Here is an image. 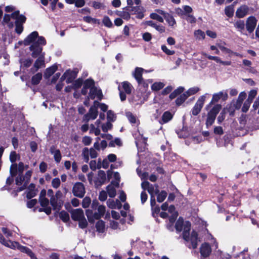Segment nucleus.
<instances>
[{
    "label": "nucleus",
    "mask_w": 259,
    "mask_h": 259,
    "mask_svg": "<svg viewBox=\"0 0 259 259\" xmlns=\"http://www.w3.org/2000/svg\"><path fill=\"white\" fill-rule=\"evenodd\" d=\"M6 12H12L11 14H5L3 18V24L7 25L10 28L14 26V23L11 19L15 20V32L20 34L23 31V24L26 20V17L20 14L19 10L15 11V7L13 6H8L5 8Z\"/></svg>",
    "instance_id": "nucleus-1"
},
{
    "label": "nucleus",
    "mask_w": 259,
    "mask_h": 259,
    "mask_svg": "<svg viewBox=\"0 0 259 259\" xmlns=\"http://www.w3.org/2000/svg\"><path fill=\"white\" fill-rule=\"evenodd\" d=\"M25 46L31 45L29 47L32 52L31 56L33 58H36L41 53L42 45H45L46 41L42 36H38L37 31H33L29 34L23 41Z\"/></svg>",
    "instance_id": "nucleus-2"
},
{
    "label": "nucleus",
    "mask_w": 259,
    "mask_h": 259,
    "mask_svg": "<svg viewBox=\"0 0 259 259\" xmlns=\"http://www.w3.org/2000/svg\"><path fill=\"white\" fill-rule=\"evenodd\" d=\"M175 228L177 231L181 232L183 229V237L186 241L190 240L193 248H196L197 246V233L193 231L190 237H189V231L191 228V223L189 222H186L184 223L183 220L179 218L177 221Z\"/></svg>",
    "instance_id": "nucleus-3"
},
{
    "label": "nucleus",
    "mask_w": 259,
    "mask_h": 259,
    "mask_svg": "<svg viewBox=\"0 0 259 259\" xmlns=\"http://www.w3.org/2000/svg\"><path fill=\"white\" fill-rule=\"evenodd\" d=\"M1 243H3L6 246L12 249H18L21 252L26 253L31 257V259H36L34 254L32 252L31 249L26 246L21 245L17 242H12L10 240L6 241L4 239L2 240V238H1Z\"/></svg>",
    "instance_id": "nucleus-4"
},
{
    "label": "nucleus",
    "mask_w": 259,
    "mask_h": 259,
    "mask_svg": "<svg viewBox=\"0 0 259 259\" xmlns=\"http://www.w3.org/2000/svg\"><path fill=\"white\" fill-rule=\"evenodd\" d=\"M31 175L32 171L28 170L25 173L24 176L19 174L16 178L15 181L16 184L18 186H20L18 189L19 191H21L26 188L30 181Z\"/></svg>",
    "instance_id": "nucleus-5"
},
{
    "label": "nucleus",
    "mask_w": 259,
    "mask_h": 259,
    "mask_svg": "<svg viewBox=\"0 0 259 259\" xmlns=\"http://www.w3.org/2000/svg\"><path fill=\"white\" fill-rule=\"evenodd\" d=\"M222 109V106L220 104H216L208 112L206 121V125L208 127L211 126L214 123L217 115Z\"/></svg>",
    "instance_id": "nucleus-6"
},
{
    "label": "nucleus",
    "mask_w": 259,
    "mask_h": 259,
    "mask_svg": "<svg viewBox=\"0 0 259 259\" xmlns=\"http://www.w3.org/2000/svg\"><path fill=\"white\" fill-rule=\"evenodd\" d=\"M96 210L97 211L94 213L89 209L86 211V214L89 222H93L94 219L98 220L102 217L105 213L106 208L105 206L100 205Z\"/></svg>",
    "instance_id": "nucleus-7"
},
{
    "label": "nucleus",
    "mask_w": 259,
    "mask_h": 259,
    "mask_svg": "<svg viewBox=\"0 0 259 259\" xmlns=\"http://www.w3.org/2000/svg\"><path fill=\"white\" fill-rule=\"evenodd\" d=\"M98 101H94L93 106L90 108L88 113L83 116V121L88 122L90 120H94L97 118L98 113Z\"/></svg>",
    "instance_id": "nucleus-8"
},
{
    "label": "nucleus",
    "mask_w": 259,
    "mask_h": 259,
    "mask_svg": "<svg viewBox=\"0 0 259 259\" xmlns=\"http://www.w3.org/2000/svg\"><path fill=\"white\" fill-rule=\"evenodd\" d=\"M141 187L144 190H147L150 196H154L159 192L158 186L150 184L147 181H144L141 184Z\"/></svg>",
    "instance_id": "nucleus-9"
},
{
    "label": "nucleus",
    "mask_w": 259,
    "mask_h": 259,
    "mask_svg": "<svg viewBox=\"0 0 259 259\" xmlns=\"http://www.w3.org/2000/svg\"><path fill=\"white\" fill-rule=\"evenodd\" d=\"M72 193L76 197L82 198L85 193L84 185L80 182L76 183L73 187Z\"/></svg>",
    "instance_id": "nucleus-10"
},
{
    "label": "nucleus",
    "mask_w": 259,
    "mask_h": 259,
    "mask_svg": "<svg viewBox=\"0 0 259 259\" xmlns=\"http://www.w3.org/2000/svg\"><path fill=\"white\" fill-rule=\"evenodd\" d=\"M257 22V19L254 16H250L246 19V29L249 33L253 32L256 26Z\"/></svg>",
    "instance_id": "nucleus-11"
},
{
    "label": "nucleus",
    "mask_w": 259,
    "mask_h": 259,
    "mask_svg": "<svg viewBox=\"0 0 259 259\" xmlns=\"http://www.w3.org/2000/svg\"><path fill=\"white\" fill-rule=\"evenodd\" d=\"M205 97L204 96H201L198 99L194 107H193L192 111V114L193 115H197L200 112L203 106L205 101Z\"/></svg>",
    "instance_id": "nucleus-12"
},
{
    "label": "nucleus",
    "mask_w": 259,
    "mask_h": 259,
    "mask_svg": "<svg viewBox=\"0 0 259 259\" xmlns=\"http://www.w3.org/2000/svg\"><path fill=\"white\" fill-rule=\"evenodd\" d=\"M102 96L103 95L101 90H98L95 87L91 89L88 97H89L91 99H94L95 98H97L99 100H101L102 98Z\"/></svg>",
    "instance_id": "nucleus-13"
},
{
    "label": "nucleus",
    "mask_w": 259,
    "mask_h": 259,
    "mask_svg": "<svg viewBox=\"0 0 259 259\" xmlns=\"http://www.w3.org/2000/svg\"><path fill=\"white\" fill-rule=\"evenodd\" d=\"M227 98L228 94L226 92H220L213 95L210 104L214 102H217L220 99H222L223 101H226Z\"/></svg>",
    "instance_id": "nucleus-14"
},
{
    "label": "nucleus",
    "mask_w": 259,
    "mask_h": 259,
    "mask_svg": "<svg viewBox=\"0 0 259 259\" xmlns=\"http://www.w3.org/2000/svg\"><path fill=\"white\" fill-rule=\"evenodd\" d=\"M95 87V83L92 79H87L83 84V88L81 90V94L83 95H86L88 93V89L91 90V89Z\"/></svg>",
    "instance_id": "nucleus-15"
},
{
    "label": "nucleus",
    "mask_w": 259,
    "mask_h": 259,
    "mask_svg": "<svg viewBox=\"0 0 259 259\" xmlns=\"http://www.w3.org/2000/svg\"><path fill=\"white\" fill-rule=\"evenodd\" d=\"M71 218L74 221H78L84 217L83 211L80 209H75L71 212Z\"/></svg>",
    "instance_id": "nucleus-16"
},
{
    "label": "nucleus",
    "mask_w": 259,
    "mask_h": 259,
    "mask_svg": "<svg viewBox=\"0 0 259 259\" xmlns=\"http://www.w3.org/2000/svg\"><path fill=\"white\" fill-rule=\"evenodd\" d=\"M248 11L249 7L247 6H241L237 10L236 12V16L239 18H243L248 13Z\"/></svg>",
    "instance_id": "nucleus-17"
},
{
    "label": "nucleus",
    "mask_w": 259,
    "mask_h": 259,
    "mask_svg": "<svg viewBox=\"0 0 259 259\" xmlns=\"http://www.w3.org/2000/svg\"><path fill=\"white\" fill-rule=\"evenodd\" d=\"M144 71V69L142 68L136 67L134 72L133 73L135 78L139 84L142 83V82H143L142 74Z\"/></svg>",
    "instance_id": "nucleus-18"
},
{
    "label": "nucleus",
    "mask_w": 259,
    "mask_h": 259,
    "mask_svg": "<svg viewBox=\"0 0 259 259\" xmlns=\"http://www.w3.org/2000/svg\"><path fill=\"white\" fill-rule=\"evenodd\" d=\"M211 249L210 245L206 243L202 244L200 247V253L203 257H207L209 255Z\"/></svg>",
    "instance_id": "nucleus-19"
},
{
    "label": "nucleus",
    "mask_w": 259,
    "mask_h": 259,
    "mask_svg": "<svg viewBox=\"0 0 259 259\" xmlns=\"http://www.w3.org/2000/svg\"><path fill=\"white\" fill-rule=\"evenodd\" d=\"M17 164H13L11 166L10 172L11 176L8 177L7 179L6 183L7 184H11L13 183L14 179L13 177L17 175Z\"/></svg>",
    "instance_id": "nucleus-20"
},
{
    "label": "nucleus",
    "mask_w": 259,
    "mask_h": 259,
    "mask_svg": "<svg viewBox=\"0 0 259 259\" xmlns=\"http://www.w3.org/2000/svg\"><path fill=\"white\" fill-rule=\"evenodd\" d=\"M37 194V190L35 189V186L33 184H31L28 187L26 193V197L28 199H31L34 197Z\"/></svg>",
    "instance_id": "nucleus-21"
},
{
    "label": "nucleus",
    "mask_w": 259,
    "mask_h": 259,
    "mask_svg": "<svg viewBox=\"0 0 259 259\" xmlns=\"http://www.w3.org/2000/svg\"><path fill=\"white\" fill-rule=\"evenodd\" d=\"M106 179V177L105 171L103 170H99L95 182L96 184L97 185H101L105 183Z\"/></svg>",
    "instance_id": "nucleus-22"
},
{
    "label": "nucleus",
    "mask_w": 259,
    "mask_h": 259,
    "mask_svg": "<svg viewBox=\"0 0 259 259\" xmlns=\"http://www.w3.org/2000/svg\"><path fill=\"white\" fill-rule=\"evenodd\" d=\"M50 151L52 154H53L55 160L59 163L61 159V155L59 149H56L54 146H52L50 149Z\"/></svg>",
    "instance_id": "nucleus-23"
},
{
    "label": "nucleus",
    "mask_w": 259,
    "mask_h": 259,
    "mask_svg": "<svg viewBox=\"0 0 259 259\" xmlns=\"http://www.w3.org/2000/svg\"><path fill=\"white\" fill-rule=\"evenodd\" d=\"M37 57L38 58L34 64V67L35 68V71L37 70L44 65V53L41 52Z\"/></svg>",
    "instance_id": "nucleus-24"
},
{
    "label": "nucleus",
    "mask_w": 259,
    "mask_h": 259,
    "mask_svg": "<svg viewBox=\"0 0 259 259\" xmlns=\"http://www.w3.org/2000/svg\"><path fill=\"white\" fill-rule=\"evenodd\" d=\"M57 66L54 65L51 67L47 68L44 74V77L46 78H49L57 70Z\"/></svg>",
    "instance_id": "nucleus-25"
},
{
    "label": "nucleus",
    "mask_w": 259,
    "mask_h": 259,
    "mask_svg": "<svg viewBox=\"0 0 259 259\" xmlns=\"http://www.w3.org/2000/svg\"><path fill=\"white\" fill-rule=\"evenodd\" d=\"M108 206L110 208H120L121 207V204L120 201L117 200L116 201L114 200L109 199L107 201Z\"/></svg>",
    "instance_id": "nucleus-26"
},
{
    "label": "nucleus",
    "mask_w": 259,
    "mask_h": 259,
    "mask_svg": "<svg viewBox=\"0 0 259 259\" xmlns=\"http://www.w3.org/2000/svg\"><path fill=\"white\" fill-rule=\"evenodd\" d=\"M147 24L156 29L160 33H163L165 31V28L162 25H158L152 21H148L146 22Z\"/></svg>",
    "instance_id": "nucleus-27"
},
{
    "label": "nucleus",
    "mask_w": 259,
    "mask_h": 259,
    "mask_svg": "<svg viewBox=\"0 0 259 259\" xmlns=\"http://www.w3.org/2000/svg\"><path fill=\"white\" fill-rule=\"evenodd\" d=\"M122 88L123 90L127 94H130L132 92L133 87L130 83L127 81L122 82Z\"/></svg>",
    "instance_id": "nucleus-28"
},
{
    "label": "nucleus",
    "mask_w": 259,
    "mask_h": 259,
    "mask_svg": "<svg viewBox=\"0 0 259 259\" xmlns=\"http://www.w3.org/2000/svg\"><path fill=\"white\" fill-rule=\"evenodd\" d=\"M65 72H68L67 75H66L67 80L66 82L69 83L71 82L76 77V72L74 71H71L68 70Z\"/></svg>",
    "instance_id": "nucleus-29"
},
{
    "label": "nucleus",
    "mask_w": 259,
    "mask_h": 259,
    "mask_svg": "<svg viewBox=\"0 0 259 259\" xmlns=\"http://www.w3.org/2000/svg\"><path fill=\"white\" fill-rule=\"evenodd\" d=\"M107 193L110 197H114L116 194L115 188L112 184L108 185L106 188Z\"/></svg>",
    "instance_id": "nucleus-30"
},
{
    "label": "nucleus",
    "mask_w": 259,
    "mask_h": 259,
    "mask_svg": "<svg viewBox=\"0 0 259 259\" xmlns=\"http://www.w3.org/2000/svg\"><path fill=\"white\" fill-rule=\"evenodd\" d=\"M126 9L130 12H133V14H137L140 11L143 10V8L141 6H137L136 7H128L126 8Z\"/></svg>",
    "instance_id": "nucleus-31"
},
{
    "label": "nucleus",
    "mask_w": 259,
    "mask_h": 259,
    "mask_svg": "<svg viewBox=\"0 0 259 259\" xmlns=\"http://www.w3.org/2000/svg\"><path fill=\"white\" fill-rule=\"evenodd\" d=\"M172 118V114L169 111L165 112L162 116L163 122L166 123L170 121Z\"/></svg>",
    "instance_id": "nucleus-32"
},
{
    "label": "nucleus",
    "mask_w": 259,
    "mask_h": 259,
    "mask_svg": "<svg viewBox=\"0 0 259 259\" xmlns=\"http://www.w3.org/2000/svg\"><path fill=\"white\" fill-rule=\"evenodd\" d=\"M96 227L97 229V230L101 233H103L105 231V223L104 222L100 220L97 222V223L96 224Z\"/></svg>",
    "instance_id": "nucleus-33"
},
{
    "label": "nucleus",
    "mask_w": 259,
    "mask_h": 259,
    "mask_svg": "<svg viewBox=\"0 0 259 259\" xmlns=\"http://www.w3.org/2000/svg\"><path fill=\"white\" fill-rule=\"evenodd\" d=\"M42 78V74L40 73H37L35 75L32 76L31 79V82L33 84H37L40 82Z\"/></svg>",
    "instance_id": "nucleus-34"
},
{
    "label": "nucleus",
    "mask_w": 259,
    "mask_h": 259,
    "mask_svg": "<svg viewBox=\"0 0 259 259\" xmlns=\"http://www.w3.org/2000/svg\"><path fill=\"white\" fill-rule=\"evenodd\" d=\"M81 155L84 161L88 163L89 161V156H90L89 149L87 147L83 148Z\"/></svg>",
    "instance_id": "nucleus-35"
},
{
    "label": "nucleus",
    "mask_w": 259,
    "mask_h": 259,
    "mask_svg": "<svg viewBox=\"0 0 259 259\" xmlns=\"http://www.w3.org/2000/svg\"><path fill=\"white\" fill-rule=\"evenodd\" d=\"M194 36L197 39H204L205 36V33L202 30L198 29L194 31Z\"/></svg>",
    "instance_id": "nucleus-36"
},
{
    "label": "nucleus",
    "mask_w": 259,
    "mask_h": 259,
    "mask_svg": "<svg viewBox=\"0 0 259 259\" xmlns=\"http://www.w3.org/2000/svg\"><path fill=\"white\" fill-rule=\"evenodd\" d=\"M164 86V84L161 82H156L151 86V89L154 91H158L162 89Z\"/></svg>",
    "instance_id": "nucleus-37"
},
{
    "label": "nucleus",
    "mask_w": 259,
    "mask_h": 259,
    "mask_svg": "<svg viewBox=\"0 0 259 259\" xmlns=\"http://www.w3.org/2000/svg\"><path fill=\"white\" fill-rule=\"evenodd\" d=\"M184 90L183 87H179L176 90H175L172 93H171L169 95V98L171 99H173L176 98L178 95L182 93Z\"/></svg>",
    "instance_id": "nucleus-38"
},
{
    "label": "nucleus",
    "mask_w": 259,
    "mask_h": 259,
    "mask_svg": "<svg viewBox=\"0 0 259 259\" xmlns=\"http://www.w3.org/2000/svg\"><path fill=\"white\" fill-rule=\"evenodd\" d=\"M83 19L84 21H85L86 22L89 23L98 24H100L99 20L96 19V18H92L90 16L84 17L83 18Z\"/></svg>",
    "instance_id": "nucleus-39"
},
{
    "label": "nucleus",
    "mask_w": 259,
    "mask_h": 259,
    "mask_svg": "<svg viewBox=\"0 0 259 259\" xmlns=\"http://www.w3.org/2000/svg\"><path fill=\"white\" fill-rule=\"evenodd\" d=\"M59 215L60 219H61L64 222H67L69 220V215L68 213L65 211H61L59 213Z\"/></svg>",
    "instance_id": "nucleus-40"
},
{
    "label": "nucleus",
    "mask_w": 259,
    "mask_h": 259,
    "mask_svg": "<svg viewBox=\"0 0 259 259\" xmlns=\"http://www.w3.org/2000/svg\"><path fill=\"white\" fill-rule=\"evenodd\" d=\"M188 98V95L184 93L178 97L176 100V103L177 105H181Z\"/></svg>",
    "instance_id": "nucleus-41"
},
{
    "label": "nucleus",
    "mask_w": 259,
    "mask_h": 259,
    "mask_svg": "<svg viewBox=\"0 0 259 259\" xmlns=\"http://www.w3.org/2000/svg\"><path fill=\"white\" fill-rule=\"evenodd\" d=\"M100 130L98 126L96 127L95 124H91L90 125V133H94L96 136L100 135Z\"/></svg>",
    "instance_id": "nucleus-42"
},
{
    "label": "nucleus",
    "mask_w": 259,
    "mask_h": 259,
    "mask_svg": "<svg viewBox=\"0 0 259 259\" xmlns=\"http://www.w3.org/2000/svg\"><path fill=\"white\" fill-rule=\"evenodd\" d=\"M227 113V109L224 108L218 117L217 120L219 123H222L225 118V116Z\"/></svg>",
    "instance_id": "nucleus-43"
},
{
    "label": "nucleus",
    "mask_w": 259,
    "mask_h": 259,
    "mask_svg": "<svg viewBox=\"0 0 259 259\" xmlns=\"http://www.w3.org/2000/svg\"><path fill=\"white\" fill-rule=\"evenodd\" d=\"M107 121L113 122L116 120V116L114 112L111 110L107 112Z\"/></svg>",
    "instance_id": "nucleus-44"
},
{
    "label": "nucleus",
    "mask_w": 259,
    "mask_h": 259,
    "mask_svg": "<svg viewBox=\"0 0 259 259\" xmlns=\"http://www.w3.org/2000/svg\"><path fill=\"white\" fill-rule=\"evenodd\" d=\"M234 26L237 29L241 31L244 29L245 24L242 20H238L234 23Z\"/></svg>",
    "instance_id": "nucleus-45"
},
{
    "label": "nucleus",
    "mask_w": 259,
    "mask_h": 259,
    "mask_svg": "<svg viewBox=\"0 0 259 259\" xmlns=\"http://www.w3.org/2000/svg\"><path fill=\"white\" fill-rule=\"evenodd\" d=\"M164 18L170 26H172L176 24V21L174 17L171 15H169L168 13L165 16Z\"/></svg>",
    "instance_id": "nucleus-46"
},
{
    "label": "nucleus",
    "mask_w": 259,
    "mask_h": 259,
    "mask_svg": "<svg viewBox=\"0 0 259 259\" xmlns=\"http://www.w3.org/2000/svg\"><path fill=\"white\" fill-rule=\"evenodd\" d=\"M199 91V88L197 87H195L190 88L185 93H186V95H188V97L189 96H190L191 95L196 94Z\"/></svg>",
    "instance_id": "nucleus-47"
},
{
    "label": "nucleus",
    "mask_w": 259,
    "mask_h": 259,
    "mask_svg": "<svg viewBox=\"0 0 259 259\" xmlns=\"http://www.w3.org/2000/svg\"><path fill=\"white\" fill-rule=\"evenodd\" d=\"M126 116L131 123H136L137 122V118L136 116H135L131 112H126Z\"/></svg>",
    "instance_id": "nucleus-48"
},
{
    "label": "nucleus",
    "mask_w": 259,
    "mask_h": 259,
    "mask_svg": "<svg viewBox=\"0 0 259 259\" xmlns=\"http://www.w3.org/2000/svg\"><path fill=\"white\" fill-rule=\"evenodd\" d=\"M167 196V193L166 192L162 191L160 193H159L157 195V200L159 202H162L164 201Z\"/></svg>",
    "instance_id": "nucleus-49"
},
{
    "label": "nucleus",
    "mask_w": 259,
    "mask_h": 259,
    "mask_svg": "<svg viewBox=\"0 0 259 259\" xmlns=\"http://www.w3.org/2000/svg\"><path fill=\"white\" fill-rule=\"evenodd\" d=\"M102 130L104 132H107L108 130H111L112 127V124L109 121H107L106 123L102 125Z\"/></svg>",
    "instance_id": "nucleus-50"
},
{
    "label": "nucleus",
    "mask_w": 259,
    "mask_h": 259,
    "mask_svg": "<svg viewBox=\"0 0 259 259\" xmlns=\"http://www.w3.org/2000/svg\"><path fill=\"white\" fill-rule=\"evenodd\" d=\"M99 162L100 168L101 167L107 168L109 166V161L107 159H104L102 161L101 159H99Z\"/></svg>",
    "instance_id": "nucleus-51"
},
{
    "label": "nucleus",
    "mask_w": 259,
    "mask_h": 259,
    "mask_svg": "<svg viewBox=\"0 0 259 259\" xmlns=\"http://www.w3.org/2000/svg\"><path fill=\"white\" fill-rule=\"evenodd\" d=\"M91 203V198L89 197H85L82 200V206L83 208H87L90 206Z\"/></svg>",
    "instance_id": "nucleus-52"
},
{
    "label": "nucleus",
    "mask_w": 259,
    "mask_h": 259,
    "mask_svg": "<svg viewBox=\"0 0 259 259\" xmlns=\"http://www.w3.org/2000/svg\"><path fill=\"white\" fill-rule=\"evenodd\" d=\"M225 14L228 17H232L234 14V9L232 6H228L225 8Z\"/></svg>",
    "instance_id": "nucleus-53"
},
{
    "label": "nucleus",
    "mask_w": 259,
    "mask_h": 259,
    "mask_svg": "<svg viewBox=\"0 0 259 259\" xmlns=\"http://www.w3.org/2000/svg\"><path fill=\"white\" fill-rule=\"evenodd\" d=\"M103 23L105 26L109 28L112 27V22L111 21L110 18L107 16L104 17L103 19Z\"/></svg>",
    "instance_id": "nucleus-54"
},
{
    "label": "nucleus",
    "mask_w": 259,
    "mask_h": 259,
    "mask_svg": "<svg viewBox=\"0 0 259 259\" xmlns=\"http://www.w3.org/2000/svg\"><path fill=\"white\" fill-rule=\"evenodd\" d=\"M257 91L255 90H251L248 94L247 100L250 101V102H252L254 97L256 96Z\"/></svg>",
    "instance_id": "nucleus-55"
},
{
    "label": "nucleus",
    "mask_w": 259,
    "mask_h": 259,
    "mask_svg": "<svg viewBox=\"0 0 259 259\" xmlns=\"http://www.w3.org/2000/svg\"><path fill=\"white\" fill-rule=\"evenodd\" d=\"M150 18L154 20H156L160 22H163V19L160 16H159L158 14L155 13H153L150 14Z\"/></svg>",
    "instance_id": "nucleus-56"
},
{
    "label": "nucleus",
    "mask_w": 259,
    "mask_h": 259,
    "mask_svg": "<svg viewBox=\"0 0 259 259\" xmlns=\"http://www.w3.org/2000/svg\"><path fill=\"white\" fill-rule=\"evenodd\" d=\"M251 102H250V101L247 100L245 101L242 108V111L243 112L245 113L248 110Z\"/></svg>",
    "instance_id": "nucleus-57"
},
{
    "label": "nucleus",
    "mask_w": 259,
    "mask_h": 259,
    "mask_svg": "<svg viewBox=\"0 0 259 259\" xmlns=\"http://www.w3.org/2000/svg\"><path fill=\"white\" fill-rule=\"evenodd\" d=\"M90 166L91 169H92L93 170H96L97 168L99 169V162L98 163L96 162V160H91L90 162Z\"/></svg>",
    "instance_id": "nucleus-58"
},
{
    "label": "nucleus",
    "mask_w": 259,
    "mask_h": 259,
    "mask_svg": "<svg viewBox=\"0 0 259 259\" xmlns=\"http://www.w3.org/2000/svg\"><path fill=\"white\" fill-rule=\"evenodd\" d=\"M57 200L55 196H52L50 198V203L54 209L57 208Z\"/></svg>",
    "instance_id": "nucleus-59"
},
{
    "label": "nucleus",
    "mask_w": 259,
    "mask_h": 259,
    "mask_svg": "<svg viewBox=\"0 0 259 259\" xmlns=\"http://www.w3.org/2000/svg\"><path fill=\"white\" fill-rule=\"evenodd\" d=\"M60 185V180L59 178L53 179L52 181V186L54 188H58Z\"/></svg>",
    "instance_id": "nucleus-60"
},
{
    "label": "nucleus",
    "mask_w": 259,
    "mask_h": 259,
    "mask_svg": "<svg viewBox=\"0 0 259 259\" xmlns=\"http://www.w3.org/2000/svg\"><path fill=\"white\" fill-rule=\"evenodd\" d=\"M78 221L79 222V226L80 228L83 229L87 227L88 222L85 217H83L82 219H80V220H78Z\"/></svg>",
    "instance_id": "nucleus-61"
},
{
    "label": "nucleus",
    "mask_w": 259,
    "mask_h": 259,
    "mask_svg": "<svg viewBox=\"0 0 259 259\" xmlns=\"http://www.w3.org/2000/svg\"><path fill=\"white\" fill-rule=\"evenodd\" d=\"M161 49L166 54L168 55H172L175 54L174 51L170 50L164 45L161 46Z\"/></svg>",
    "instance_id": "nucleus-62"
},
{
    "label": "nucleus",
    "mask_w": 259,
    "mask_h": 259,
    "mask_svg": "<svg viewBox=\"0 0 259 259\" xmlns=\"http://www.w3.org/2000/svg\"><path fill=\"white\" fill-rule=\"evenodd\" d=\"M92 141V138L89 136H85L82 138V143L86 146L90 145Z\"/></svg>",
    "instance_id": "nucleus-63"
},
{
    "label": "nucleus",
    "mask_w": 259,
    "mask_h": 259,
    "mask_svg": "<svg viewBox=\"0 0 259 259\" xmlns=\"http://www.w3.org/2000/svg\"><path fill=\"white\" fill-rule=\"evenodd\" d=\"M39 201L40 202V205L42 207H45L48 206V205H49V200L46 198L39 199Z\"/></svg>",
    "instance_id": "nucleus-64"
}]
</instances>
